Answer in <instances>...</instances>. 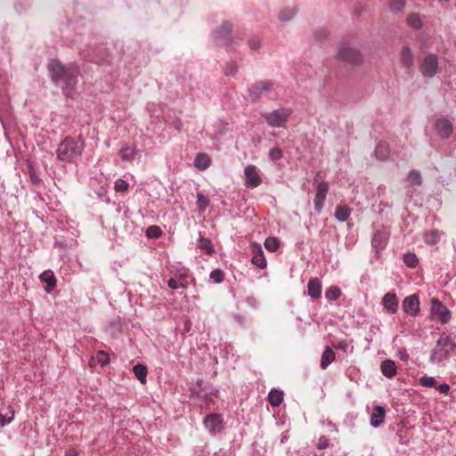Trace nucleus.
<instances>
[{
	"instance_id": "1",
	"label": "nucleus",
	"mask_w": 456,
	"mask_h": 456,
	"mask_svg": "<svg viewBox=\"0 0 456 456\" xmlns=\"http://www.w3.org/2000/svg\"><path fill=\"white\" fill-rule=\"evenodd\" d=\"M85 142L80 138L66 137L58 146L57 159L63 162H72L80 157Z\"/></svg>"
},
{
	"instance_id": "2",
	"label": "nucleus",
	"mask_w": 456,
	"mask_h": 456,
	"mask_svg": "<svg viewBox=\"0 0 456 456\" xmlns=\"http://www.w3.org/2000/svg\"><path fill=\"white\" fill-rule=\"evenodd\" d=\"M456 348L452 337L448 334L443 333L436 341L430 357L433 362H442L449 358L452 352Z\"/></svg>"
},
{
	"instance_id": "3",
	"label": "nucleus",
	"mask_w": 456,
	"mask_h": 456,
	"mask_svg": "<svg viewBox=\"0 0 456 456\" xmlns=\"http://www.w3.org/2000/svg\"><path fill=\"white\" fill-rule=\"evenodd\" d=\"M338 59L347 62L351 65H360L362 62V55L361 52L349 45L346 43H343L338 52Z\"/></svg>"
},
{
	"instance_id": "4",
	"label": "nucleus",
	"mask_w": 456,
	"mask_h": 456,
	"mask_svg": "<svg viewBox=\"0 0 456 456\" xmlns=\"http://www.w3.org/2000/svg\"><path fill=\"white\" fill-rule=\"evenodd\" d=\"M292 110L288 108H281L274 110L272 112L265 113L262 116L265 118L269 126L273 127H282L288 121L289 117L291 115Z\"/></svg>"
},
{
	"instance_id": "5",
	"label": "nucleus",
	"mask_w": 456,
	"mask_h": 456,
	"mask_svg": "<svg viewBox=\"0 0 456 456\" xmlns=\"http://www.w3.org/2000/svg\"><path fill=\"white\" fill-rule=\"evenodd\" d=\"M274 84L272 80H259L248 88L249 97L253 102H257L264 94L271 92Z\"/></svg>"
},
{
	"instance_id": "6",
	"label": "nucleus",
	"mask_w": 456,
	"mask_h": 456,
	"mask_svg": "<svg viewBox=\"0 0 456 456\" xmlns=\"http://www.w3.org/2000/svg\"><path fill=\"white\" fill-rule=\"evenodd\" d=\"M78 75L79 69L76 64L72 63L68 65V69L61 78V80L65 84L63 90L65 91L66 94H69L75 88L76 85L77 84Z\"/></svg>"
},
{
	"instance_id": "7",
	"label": "nucleus",
	"mask_w": 456,
	"mask_h": 456,
	"mask_svg": "<svg viewBox=\"0 0 456 456\" xmlns=\"http://www.w3.org/2000/svg\"><path fill=\"white\" fill-rule=\"evenodd\" d=\"M232 24L225 21L222 26L215 31V40L219 45H229L233 42Z\"/></svg>"
},
{
	"instance_id": "8",
	"label": "nucleus",
	"mask_w": 456,
	"mask_h": 456,
	"mask_svg": "<svg viewBox=\"0 0 456 456\" xmlns=\"http://www.w3.org/2000/svg\"><path fill=\"white\" fill-rule=\"evenodd\" d=\"M438 69V59L436 54H428L424 57L419 71L424 77H433Z\"/></svg>"
},
{
	"instance_id": "9",
	"label": "nucleus",
	"mask_w": 456,
	"mask_h": 456,
	"mask_svg": "<svg viewBox=\"0 0 456 456\" xmlns=\"http://www.w3.org/2000/svg\"><path fill=\"white\" fill-rule=\"evenodd\" d=\"M431 314L439 319L442 323L449 322L451 314L449 309L444 305L437 298L431 299Z\"/></svg>"
},
{
	"instance_id": "10",
	"label": "nucleus",
	"mask_w": 456,
	"mask_h": 456,
	"mask_svg": "<svg viewBox=\"0 0 456 456\" xmlns=\"http://www.w3.org/2000/svg\"><path fill=\"white\" fill-rule=\"evenodd\" d=\"M246 176L245 185L248 188H256L262 183V178L258 174V169L255 165H248L245 167Z\"/></svg>"
},
{
	"instance_id": "11",
	"label": "nucleus",
	"mask_w": 456,
	"mask_h": 456,
	"mask_svg": "<svg viewBox=\"0 0 456 456\" xmlns=\"http://www.w3.org/2000/svg\"><path fill=\"white\" fill-rule=\"evenodd\" d=\"M402 308L404 313L410 316H416L419 312V300L416 294L406 297L402 304Z\"/></svg>"
},
{
	"instance_id": "12",
	"label": "nucleus",
	"mask_w": 456,
	"mask_h": 456,
	"mask_svg": "<svg viewBox=\"0 0 456 456\" xmlns=\"http://www.w3.org/2000/svg\"><path fill=\"white\" fill-rule=\"evenodd\" d=\"M204 425L210 433H220L223 430V419L219 414H208L205 418Z\"/></svg>"
},
{
	"instance_id": "13",
	"label": "nucleus",
	"mask_w": 456,
	"mask_h": 456,
	"mask_svg": "<svg viewBox=\"0 0 456 456\" xmlns=\"http://www.w3.org/2000/svg\"><path fill=\"white\" fill-rule=\"evenodd\" d=\"M328 191L329 183L327 182H322L318 184L314 202V208L319 213L322 210Z\"/></svg>"
},
{
	"instance_id": "14",
	"label": "nucleus",
	"mask_w": 456,
	"mask_h": 456,
	"mask_svg": "<svg viewBox=\"0 0 456 456\" xmlns=\"http://www.w3.org/2000/svg\"><path fill=\"white\" fill-rule=\"evenodd\" d=\"M251 249L253 253L252 264L256 265L257 267L264 269L266 267V260L264 255V251L262 249L261 245L257 243L251 244Z\"/></svg>"
},
{
	"instance_id": "15",
	"label": "nucleus",
	"mask_w": 456,
	"mask_h": 456,
	"mask_svg": "<svg viewBox=\"0 0 456 456\" xmlns=\"http://www.w3.org/2000/svg\"><path fill=\"white\" fill-rule=\"evenodd\" d=\"M435 128L441 138H448L452 133V125L447 118H441L436 122Z\"/></svg>"
},
{
	"instance_id": "16",
	"label": "nucleus",
	"mask_w": 456,
	"mask_h": 456,
	"mask_svg": "<svg viewBox=\"0 0 456 456\" xmlns=\"http://www.w3.org/2000/svg\"><path fill=\"white\" fill-rule=\"evenodd\" d=\"M68 69V66H64L58 60H52L49 64V70L52 74V79L54 82H58L62 77V75L65 74Z\"/></svg>"
},
{
	"instance_id": "17",
	"label": "nucleus",
	"mask_w": 456,
	"mask_h": 456,
	"mask_svg": "<svg viewBox=\"0 0 456 456\" xmlns=\"http://www.w3.org/2000/svg\"><path fill=\"white\" fill-rule=\"evenodd\" d=\"M385 309L390 314H395L398 310V300L395 293L387 292L382 299Z\"/></svg>"
},
{
	"instance_id": "18",
	"label": "nucleus",
	"mask_w": 456,
	"mask_h": 456,
	"mask_svg": "<svg viewBox=\"0 0 456 456\" xmlns=\"http://www.w3.org/2000/svg\"><path fill=\"white\" fill-rule=\"evenodd\" d=\"M308 295L313 299H317L321 297L322 284L318 278L311 279L307 283Z\"/></svg>"
},
{
	"instance_id": "19",
	"label": "nucleus",
	"mask_w": 456,
	"mask_h": 456,
	"mask_svg": "<svg viewBox=\"0 0 456 456\" xmlns=\"http://www.w3.org/2000/svg\"><path fill=\"white\" fill-rule=\"evenodd\" d=\"M386 415V411L382 406H375L373 408L371 417H370V424L378 428L383 423Z\"/></svg>"
},
{
	"instance_id": "20",
	"label": "nucleus",
	"mask_w": 456,
	"mask_h": 456,
	"mask_svg": "<svg viewBox=\"0 0 456 456\" xmlns=\"http://www.w3.org/2000/svg\"><path fill=\"white\" fill-rule=\"evenodd\" d=\"M396 370L397 367L395 362L392 360H386L382 362L380 365V370L382 374L388 379H391L396 375Z\"/></svg>"
},
{
	"instance_id": "21",
	"label": "nucleus",
	"mask_w": 456,
	"mask_h": 456,
	"mask_svg": "<svg viewBox=\"0 0 456 456\" xmlns=\"http://www.w3.org/2000/svg\"><path fill=\"white\" fill-rule=\"evenodd\" d=\"M400 61L405 68H411L413 65V55L411 48L407 45L403 46L400 53Z\"/></svg>"
},
{
	"instance_id": "22",
	"label": "nucleus",
	"mask_w": 456,
	"mask_h": 456,
	"mask_svg": "<svg viewBox=\"0 0 456 456\" xmlns=\"http://www.w3.org/2000/svg\"><path fill=\"white\" fill-rule=\"evenodd\" d=\"M389 154L390 147L388 143L385 141L379 142L375 149V155L377 159L379 160H386L388 159Z\"/></svg>"
},
{
	"instance_id": "23",
	"label": "nucleus",
	"mask_w": 456,
	"mask_h": 456,
	"mask_svg": "<svg viewBox=\"0 0 456 456\" xmlns=\"http://www.w3.org/2000/svg\"><path fill=\"white\" fill-rule=\"evenodd\" d=\"M40 281L46 283V290L51 291L56 285V278L51 270H46L40 274Z\"/></svg>"
},
{
	"instance_id": "24",
	"label": "nucleus",
	"mask_w": 456,
	"mask_h": 456,
	"mask_svg": "<svg viewBox=\"0 0 456 456\" xmlns=\"http://www.w3.org/2000/svg\"><path fill=\"white\" fill-rule=\"evenodd\" d=\"M335 361V353L330 346H327L322 354L320 367L325 370L331 362Z\"/></svg>"
},
{
	"instance_id": "25",
	"label": "nucleus",
	"mask_w": 456,
	"mask_h": 456,
	"mask_svg": "<svg viewBox=\"0 0 456 456\" xmlns=\"http://www.w3.org/2000/svg\"><path fill=\"white\" fill-rule=\"evenodd\" d=\"M388 240V236L385 232H377L372 238V246L379 249H382L385 248L387 241Z\"/></svg>"
},
{
	"instance_id": "26",
	"label": "nucleus",
	"mask_w": 456,
	"mask_h": 456,
	"mask_svg": "<svg viewBox=\"0 0 456 456\" xmlns=\"http://www.w3.org/2000/svg\"><path fill=\"white\" fill-rule=\"evenodd\" d=\"M211 163V159L209 156L206 153H199L197 154L195 159H194V167L200 169L205 170L207 169Z\"/></svg>"
},
{
	"instance_id": "27",
	"label": "nucleus",
	"mask_w": 456,
	"mask_h": 456,
	"mask_svg": "<svg viewBox=\"0 0 456 456\" xmlns=\"http://www.w3.org/2000/svg\"><path fill=\"white\" fill-rule=\"evenodd\" d=\"M283 400V393L282 391L277 390V389H272L268 395V401L269 403L273 406L277 407L279 406Z\"/></svg>"
},
{
	"instance_id": "28",
	"label": "nucleus",
	"mask_w": 456,
	"mask_h": 456,
	"mask_svg": "<svg viewBox=\"0 0 456 456\" xmlns=\"http://www.w3.org/2000/svg\"><path fill=\"white\" fill-rule=\"evenodd\" d=\"M351 214V209L346 205H338L335 210V217L340 221L345 222L348 219Z\"/></svg>"
},
{
	"instance_id": "29",
	"label": "nucleus",
	"mask_w": 456,
	"mask_h": 456,
	"mask_svg": "<svg viewBox=\"0 0 456 456\" xmlns=\"http://www.w3.org/2000/svg\"><path fill=\"white\" fill-rule=\"evenodd\" d=\"M133 370H134V373L135 377L137 378V379L142 384H145L146 377H147V373H148L146 366H144L142 364H136L135 366H134Z\"/></svg>"
},
{
	"instance_id": "30",
	"label": "nucleus",
	"mask_w": 456,
	"mask_h": 456,
	"mask_svg": "<svg viewBox=\"0 0 456 456\" xmlns=\"http://www.w3.org/2000/svg\"><path fill=\"white\" fill-rule=\"evenodd\" d=\"M186 274L180 275L179 280L177 281L175 278H170L167 281V285L169 288L173 289H177L179 288L185 289L187 287V281H185Z\"/></svg>"
},
{
	"instance_id": "31",
	"label": "nucleus",
	"mask_w": 456,
	"mask_h": 456,
	"mask_svg": "<svg viewBox=\"0 0 456 456\" xmlns=\"http://www.w3.org/2000/svg\"><path fill=\"white\" fill-rule=\"evenodd\" d=\"M119 157L126 161H131L134 159L135 150L129 146H125L118 151Z\"/></svg>"
},
{
	"instance_id": "32",
	"label": "nucleus",
	"mask_w": 456,
	"mask_h": 456,
	"mask_svg": "<svg viewBox=\"0 0 456 456\" xmlns=\"http://www.w3.org/2000/svg\"><path fill=\"white\" fill-rule=\"evenodd\" d=\"M14 417V410L12 406L7 407V412L2 413L0 412V426L4 427L6 424L11 423Z\"/></svg>"
},
{
	"instance_id": "33",
	"label": "nucleus",
	"mask_w": 456,
	"mask_h": 456,
	"mask_svg": "<svg viewBox=\"0 0 456 456\" xmlns=\"http://www.w3.org/2000/svg\"><path fill=\"white\" fill-rule=\"evenodd\" d=\"M407 24L415 29H419L422 27L421 19L417 13H411L407 17Z\"/></svg>"
},
{
	"instance_id": "34",
	"label": "nucleus",
	"mask_w": 456,
	"mask_h": 456,
	"mask_svg": "<svg viewBox=\"0 0 456 456\" xmlns=\"http://www.w3.org/2000/svg\"><path fill=\"white\" fill-rule=\"evenodd\" d=\"M440 240V233L436 230H431L425 234V242L428 245H436Z\"/></svg>"
},
{
	"instance_id": "35",
	"label": "nucleus",
	"mask_w": 456,
	"mask_h": 456,
	"mask_svg": "<svg viewBox=\"0 0 456 456\" xmlns=\"http://www.w3.org/2000/svg\"><path fill=\"white\" fill-rule=\"evenodd\" d=\"M340 295L341 290L337 286L330 287L325 292L326 298L330 301L337 300L340 297Z\"/></svg>"
},
{
	"instance_id": "36",
	"label": "nucleus",
	"mask_w": 456,
	"mask_h": 456,
	"mask_svg": "<svg viewBox=\"0 0 456 456\" xmlns=\"http://www.w3.org/2000/svg\"><path fill=\"white\" fill-rule=\"evenodd\" d=\"M280 242L275 237H268L265 239V247L267 250L274 252L278 249Z\"/></svg>"
},
{
	"instance_id": "37",
	"label": "nucleus",
	"mask_w": 456,
	"mask_h": 456,
	"mask_svg": "<svg viewBox=\"0 0 456 456\" xmlns=\"http://www.w3.org/2000/svg\"><path fill=\"white\" fill-rule=\"evenodd\" d=\"M162 230L159 226L151 225L146 229V236L148 238L158 239L161 236Z\"/></svg>"
},
{
	"instance_id": "38",
	"label": "nucleus",
	"mask_w": 456,
	"mask_h": 456,
	"mask_svg": "<svg viewBox=\"0 0 456 456\" xmlns=\"http://www.w3.org/2000/svg\"><path fill=\"white\" fill-rule=\"evenodd\" d=\"M296 14V10L293 8H285L279 13V19L281 20L288 21L291 20Z\"/></svg>"
},
{
	"instance_id": "39",
	"label": "nucleus",
	"mask_w": 456,
	"mask_h": 456,
	"mask_svg": "<svg viewBox=\"0 0 456 456\" xmlns=\"http://www.w3.org/2000/svg\"><path fill=\"white\" fill-rule=\"evenodd\" d=\"M408 179L411 185L419 186L422 183L420 173L417 170H411L409 173Z\"/></svg>"
},
{
	"instance_id": "40",
	"label": "nucleus",
	"mask_w": 456,
	"mask_h": 456,
	"mask_svg": "<svg viewBox=\"0 0 456 456\" xmlns=\"http://www.w3.org/2000/svg\"><path fill=\"white\" fill-rule=\"evenodd\" d=\"M403 262L408 267L414 268L416 267L419 260L415 254L407 253L403 256Z\"/></svg>"
},
{
	"instance_id": "41",
	"label": "nucleus",
	"mask_w": 456,
	"mask_h": 456,
	"mask_svg": "<svg viewBox=\"0 0 456 456\" xmlns=\"http://www.w3.org/2000/svg\"><path fill=\"white\" fill-rule=\"evenodd\" d=\"M199 248L211 254L213 250L212 243L208 239L201 237L199 241Z\"/></svg>"
},
{
	"instance_id": "42",
	"label": "nucleus",
	"mask_w": 456,
	"mask_h": 456,
	"mask_svg": "<svg viewBox=\"0 0 456 456\" xmlns=\"http://www.w3.org/2000/svg\"><path fill=\"white\" fill-rule=\"evenodd\" d=\"M419 383L421 386L426 387H436L437 381L433 377L424 376L419 379Z\"/></svg>"
},
{
	"instance_id": "43",
	"label": "nucleus",
	"mask_w": 456,
	"mask_h": 456,
	"mask_svg": "<svg viewBox=\"0 0 456 456\" xmlns=\"http://www.w3.org/2000/svg\"><path fill=\"white\" fill-rule=\"evenodd\" d=\"M210 279L215 283H221L224 279V273L220 269H215L210 273Z\"/></svg>"
},
{
	"instance_id": "44",
	"label": "nucleus",
	"mask_w": 456,
	"mask_h": 456,
	"mask_svg": "<svg viewBox=\"0 0 456 456\" xmlns=\"http://www.w3.org/2000/svg\"><path fill=\"white\" fill-rule=\"evenodd\" d=\"M197 203H198L200 210V211H205V209L209 205V200L207 197H205L203 194L198 193V195H197Z\"/></svg>"
},
{
	"instance_id": "45",
	"label": "nucleus",
	"mask_w": 456,
	"mask_h": 456,
	"mask_svg": "<svg viewBox=\"0 0 456 456\" xmlns=\"http://www.w3.org/2000/svg\"><path fill=\"white\" fill-rule=\"evenodd\" d=\"M238 71V65L235 61H232L226 64L224 74L226 76H235Z\"/></svg>"
},
{
	"instance_id": "46",
	"label": "nucleus",
	"mask_w": 456,
	"mask_h": 456,
	"mask_svg": "<svg viewBox=\"0 0 456 456\" xmlns=\"http://www.w3.org/2000/svg\"><path fill=\"white\" fill-rule=\"evenodd\" d=\"M114 189L118 192L126 191L128 189V183L123 179H118L115 182Z\"/></svg>"
},
{
	"instance_id": "47",
	"label": "nucleus",
	"mask_w": 456,
	"mask_h": 456,
	"mask_svg": "<svg viewBox=\"0 0 456 456\" xmlns=\"http://www.w3.org/2000/svg\"><path fill=\"white\" fill-rule=\"evenodd\" d=\"M96 359H97V362L102 365H105L107 363H109L110 362V356L107 353L103 352V351H99L96 354Z\"/></svg>"
},
{
	"instance_id": "48",
	"label": "nucleus",
	"mask_w": 456,
	"mask_h": 456,
	"mask_svg": "<svg viewBox=\"0 0 456 456\" xmlns=\"http://www.w3.org/2000/svg\"><path fill=\"white\" fill-rule=\"evenodd\" d=\"M269 157L273 160H278V159H281V157H282L281 149L278 148V147H274V148L271 149L269 151Z\"/></svg>"
},
{
	"instance_id": "49",
	"label": "nucleus",
	"mask_w": 456,
	"mask_h": 456,
	"mask_svg": "<svg viewBox=\"0 0 456 456\" xmlns=\"http://www.w3.org/2000/svg\"><path fill=\"white\" fill-rule=\"evenodd\" d=\"M389 5H390V8L395 11H401L405 5V1L404 0H390Z\"/></svg>"
},
{
	"instance_id": "50",
	"label": "nucleus",
	"mask_w": 456,
	"mask_h": 456,
	"mask_svg": "<svg viewBox=\"0 0 456 456\" xmlns=\"http://www.w3.org/2000/svg\"><path fill=\"white\" fill-rule=\"evenodd\" d=\"M329 446V440L326 436H321L318 440L317 448L319 450L325 449Z\"/></svg>"
},
{
	"instance_id": "51",
	"label": "nucleus",
	"mask_w": 456,
	"mask_h": 456,
	"mask_svg": "<svg viewBox=\"0 0 456 456\" xmlns=\"http://www.w3.org/2000/svg\"><path fill=\"white\" fill-rule=\"evenodd\" d=\"M327 36H328V31L325 28H320L314 32V37L317 40H322L323 38H326Z\"/></svg>"
},
{
	"instance_id": "52",
	"label": "nucleus",
	"mask_w": 456,
	"mask_h": 456,
	"mask_svg": "<svg viewBox=\"0 0 456 456\" xmlns=\"http://www.w3.org/2000/svg\"><path fill=\"white\" fill-rule=\"evenodd\" d=\"M248 46L253 50H257L260 47V40L257 37L249 39Z\"/></svg>"
},
{
	"instance_id": "53",
	"label": "nucleus",
	"mask_w": 456,
	"mask_h": 456,
	"mask_svg": "<svg viewBox=\"0 0 456 456\" xmlns=\"http://www.w3.org/2000/svg\"><path fill=\"white\" fill-rule=\"evenodd\" d=\"M436 388L440 393L444 394V395H446V394L449 392V390H450V387H449V385H447V384H445V383H444V384H442V385H440V386H436Z\"/></svg>"
},
{
	"instance_id": "54",
	"label": "nucleus",
	"mask_w": 456,
	"mask_h": 456,
	"mask_svg": "<svg viewBox=\"0 0 456 456\" xmlns=\"http://www.w3.org/2000/svg\"><path fill=\"white\" fill-rule=\"evenodd\" d=\"M347 346H347V343H346V341H344V340L339 341L338 343H337L336 345H334V347H335L336 349H340V350H343V351H345V352L346 351Z\"/></svg>"
},
{
	"instance_id": "55",
	"label": "nucleus",
	"mask_w": 456,
	"mask_h": 456,
	"mask_svg": "<svg viewBox=\"0 0 456 456\" xmlns=\"http://www.w3.org/2000/svg\"><path fill=\"white\" fill-rule=\"evenodd\" d=\"M182 126H183V123H182V121H181L179 118H177L176 120H175V121L173 122V126H174L177 131H180V130H181Z\"/></svg>"
},
{
	"instance_id": "56",
	"label": "nucleus",
	"mask_w": 456,
	"mask_h": 456,
	"mask_svg": "<svg viewBox=\"0 0 456 456\" xmlns=\"http://www.w3.org/2000/svg\"><path fill=\"white\" fill-rule=\"evenodd\" d=\"M67 455H68V456H76V455H77V453H76V452H74V451H69V452H68V454H67Z\"/></svg>"
}]
</instances>
